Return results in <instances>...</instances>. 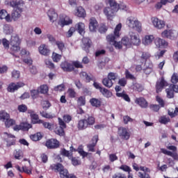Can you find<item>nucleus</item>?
Wrapping results in <instances>:
<instances>
[{"instance_id":"obj_1","label":"nucleus","mask_w":178,"mask_h":178,"mask_svg":"<svg viewBox=\"0 0 178 178\" xmlns=\"http://www.w3.org/2000/svg\"><path fill=\"white\" fill-rule=\"evenodd\" d=\"M122 30V24H118L115 29L114 34H110L106 36V40L111 45H113L116 49H122L123 44L122 42H117L116 40L120 37V31Z\"/></svg>"},{"instance_id":"obj_2","label":"nucleus","mask_w":178,"mask_h":178,"mask_svg":"<svg viewBox=\"0 0 178 178\" xmlns=\"http://www.w3.org/2000/svg\"><path fill=\"white\" fill-rule=\"evenodd\" d=\"M109 7H106L104 9V13L108 20H112L115 13L119 10V5L116 0H108Z\"/></svg>"},{"instance_id":"obj_3","label":"nucleus","mask_w":178,"mask_h":178,"mask_svg":"<svg viewBox=\"0 0 178 178\" xmlns=\"http://www.w3.org/2000/svg\"><path fill=\"white\" fill-rule=\"evenodd\" d=\"M72 115L69 114H65L63 116V119L60 118H58L59 127H57L55 129L56 134H65V129L67 127L66 123H70L72 122Z\"/></svg>"},{"instance_id":"obj_4","label":"nucleus","mask_w":178,"mask_h":178,"mask_svg":"<svg viewBox=\"0 0 178 178\" xmlns=\"http://www.w3.org/2000/svg\"><path fill=\"white\" fill-rule=\"evenodd\" d=\"M126 23L129 29H132V30H135V31H137L138 33H141V31H143L141 22H140L137 18L129 17L127 19Z\"/></svg>"},{"instance_id":"obj_5","label":"nucleus","mask_w":178,"mask_h":178,"mask_svg":"<svg viewBox=\"0 0 178 178\" xmlns=\"http://www.w3.org/2000/svg\"><path fill=\"white\" fill-rule=\"evenodd\" d=\"M20 38H19V35L17 34H15L11 36L10 40V45L11 46L10 48V54L12 55H15L16 52H19L20 51Z\"/></svg>"},{"instance_id":"obj_6","label":"nucleus","mask_w":178,"mask_h":178,"mask_svg":"<svg viewBox=\"0 0 178 178\" xmlns=\"http://www.w3.org/2000/svg\"><path fill=\"white\" fill-rule=\"evenodd\" d=\"M93 87H95L96 90H99L104 97L106 98H111V97H112V92L105 88H102V86L99 83L94 82Z\"/></svg>"},{"instance_id":"obj_7","label":"nucleus","mask_w":178,"mask_h":178,"mask_svg":"<svg viewBox=\"0 0 178 178\" xmlns=\"http://www.w3.org/2000/svg\"><path fill=\"white\" fill-rule=\"evenodd\" d=\"M32 128H33V124L29 122H21L19 125H15L13 127V130L15 131H20V130L22 131H29V130H30V129H32Z\"/></svg>"},{"instance_id":"obj_8","label":"nucleus","mask_w":178,"mask_h":178,"mask_svg":"<svg viewBox=\"0 0 178 178\" xmlns=\"http://www.w3.org/2000/svg\"><path fill=\"white\" fill-rule=\"evenodd\" d=\"M28 113L30 115L32 124H41L42 123V120L40 119V116L35 113V111L28 110Z\"/></svg>"},{"instance_id":"obj_9","label":"nucleus","mask_w":178,"mask_h":178,"mask_svg":"<svg viewBox=\"0 0 178 178\" xmlns=\"http://www.w3.org/2000/svg\"><path fill=\"white\" fill-rule=\"evenodd\" d=\"M44 145L48 149H56V148H59L60 143L58 140L51 138L46 141Z\"/></svg>"},{"instance_id":"obj_10","label":"nucleus","mask_w":178,"mask_h":178,"mask_svg":"<svg viewBox=\"0 0 178 178\" xmlns=\"http://www.w3.org/2000/svg\"><path fill=\"white\" fill-rule=\"evenodd\" d=\"M24 86L25 84L23 82H17V83L12 82L8 85L7 90L8 92H15V91H17L19 88H22V87H24Z\"/></svg>"},{"instance_id":"obj_11","label":"nucleus","mask_w":178,"mask_h":178,"mask_svg":"<svg viewBox=\"0 0 178 178\" xmlns=\"http://www.w3.org/2000/svg\"><path fill=\"white\" fill-rule=\"evenodd\" d=\"M169 84L166 81H165V78L162 77L160 81H157L156 83V92L157 94L161 92L163 90L164 87H168Z\"/></svg>"},{"instance_id":"obj_12","label":"nucleus","mask_w":178,"mask_h":178,"mask_svg":"<svg viewBox=\"0 0 178 178\" xmlns=\"http://www.w3.org/2000/svg\"><path fill=\"white\" fill-rule=\"evenodd\" d=\"M152 23L156 29H159V30L163 29L165 26V21L161 20L155 17H152Z\"/></svg>"},{"instance_id":"obj_13","label":"nucleus","mask_w":178,"mask_h":178,"mask_svg":"<svg viewBox=\"0 0 178 178\" xmlns=\"http://www.w3.org/2000/svg\"><path fill=\"white\" fill-rule=\"evenodd\" d=\"M98 135H95L92 137L91 140L92 143L87 145V148L89 152H95V147L97 145V143H98Z\"/></svg>"},{"instance_id":"obj_14","label":"nucleus","mask_w":178,"mask_h":178,"mask_svg":"<svg viewBox=\"0 0 178 178\" xmlns=\"http://www.w3.org/2000/svg\"><path fill=\"white\" fill-rule=\"evenodd\" d=\"M60 67L63 72H74V67L73 65L67 61H63L60 64Z\"/></svg>"},{"instance_id":"obj_15","label":"nucleus","mask_w":178,"mask_h":178,"mask_svg":"<svg viewBox=\"0 0 178 178\" xmlns=\"http://www.w3.org/2000/svg\"><path fill=\"white\" fill-rule=\"evenodd\" d=\"M22 12H23V8H17L14 9L11 13V18L14 22L19 20L22 17Z\"/></svg>"},{"instance_id":"obj_16","label":"nucleus","mask_w":178,"mask_h":178,"mask_svg":"<svg viewBox=\"0 0 178 178\" xmlns=\"http://www.w3.org/2000/svg\"><path fill=\"white\" fill-rule=\"evenodd\" d=\"M98 21L95 17H92L89 21V30L93 33H95L98 29Z\"/></svg>"},{"instance_id":"obj_17","label":"nucleus","mask_w":178,"mask_h":178,"mask_svg":"<svg viewBox=\"0 0 178 178\" xmlns=\"http://www.w3.org/2000/svg\"><path fill=\"white\" fill-rule=\"evenodd\" d=\"M130 40L131 47H133V45L138 46L141 44V40H140L138 35L134 33L130 34Z\"/></svg>"},{"instance_id":"obj_18","label":"nucleus","mask_w":178,"mask_h":178,"mask_svg":"<svg viewBox=\"0 0 178 178\" xmlns=\"http://www.w3.org/2000/svg\"><path fill=\"white\" fill-rule=\"evenodd\" d=\"M154 44L157 48H166L168 47V42L160 38L154 39Z\"/></svg>"},{"instance_id":"obj_19","label":"nucleus","mask_w":178,"mask_h":178,"mask_svg":"<svg viewBox=\"0 0 178 178\" xmlns=\"http://www.w3.org/2000/svg\"><path fill=\"white\" fill-rule=\"evenodd\" d=\"M50 169L51 170H53V172H55L56 173H60L65 169V166H63L62 163H57L56 164H51L50 165Z\"/></svg>"},{"instance_id":"obj_20","label":"nucleus","mask_w":178,"mask_h":178,"mask_svg":"<svg viewBox=\"0 0 178 178\" xmlns=\"http://www.w3.org/2000/svg\"><path fill=\"white\" fill-rule=\"evenodd\" d=\"M76 31L80 34V35H84L86 34V24L83 22H79L75 25Z\"/></svg>"},{"instance_id":"obj_21","label":"nucleus","mask_w":178,"mask_h":178,"mask_svg":"<svg viewBox=\"0 0 178 178\" xmlns=\"http://www.w3.org/2000/svg\"><path fill=\"white\" fill-rule=\"evenodd\" d=\"M82 41L83 43V50L88 54V52H90V49L91 48L92 42L88 38H83Z\"/></svg>"},{"instance_id":"obj_22","label":"nucleus","mask_w":178,"mask_h":178,"mask_svg":"<svg viewBox=\"0 0 178 178\" xmlns=\"http://www.w3.org/2000/svg\"><path fill=\"white\" fill-rule=\"evenodd\" d=\"M39 52L41 55H44V56H48L49 55L51 51L48 48V46L46 44H41L39 48Z\"/></svg>"},{"instance_id":"obj_23","label":"nucleus","mask_w":178,"mask_h":178,"mask_svg":"<svg viewBox=\"0 0 178 178\" xmlns=\"http://www.w3.org/2000/svg\"><path fill=\"white\" fill-rule=\"evenodd\" d=\"M135 102L143 108H148V102L144 97L136 98Z\"/></svg>"},{"instance_id":"obj_24","label":"nucleus","mask_w":178,"mask_h":178,"mask_svg":"<svg viewBox=\"0 0 178 178\" xmlns=\"http://www.w3.org/2000/svg\"><path fill=\"white\" fill-rule=\"evenodd\" d=\"M73 20L70 19L69 17L65 16L64 19H61L58 24L61 26V27H65V26H69V24H72Z\"/></svg>"},{"instance_id":"obj_25","label":"nucleus","mask_w":178,"mask_h":178,"mask_svg":"<svg viewBox=\"0 0 178 178\" xmlns=\"http://www.w3.org/2000/svg\"><path fill=\"white\" fill-rule=\"evenodd\" d=\"M9 4L11 8H16V9H17V8H20V6H24V1L22 0H12L10 1Z\"/></svg>"},{"instance_id":"obj_26","label":"nucleus","mask_w":178,"mask_h":178,"mask_svg":"<svg viewBox=\"0 0 178 178\" xmlns=\"http://www.w3.org/2000/svg\"><path fill=\"white\" fill-rule=\"evenodd\" d=\"M116 97L122 98L124 101H126V102H130L131 101L130 97H129V95H127L124 91L122 92H116Z\"/></svg>"},{"instance_id":"obj_27","label":"nucleus","mask_w":178,"mask_h":178,"mask_svg":"<svg viewBox=\"0 0 178 178\" xmlns=\"http://www.w3.org/2000/svg\"><path fill=\"white\" fill-rule=\"evenodd\" d=\"M155 40V37L152 35H146L143 40L144 45H149L152 44V41Z\"/></svg>"},{"instance_id":"obj_28","label":"nucleus","mask_w":178,"mask_h":178,"mask_svg":"<svg viewBox=\"0 0 178 178\" xmlns=\"http://www.w3.org/2000/svg\"><path fill=\"white\" fill-rule=\"evenodd\" d=\"M47 16L49 17V20L51 23H54V22H55L58 18V14H56L54 10H49L47 12Z\"/></svg>"},{"instance_id":"obj_29","label":"nucleus","mask_w":178,"mask_h":178,"mask_svg":"<svg viewBox=\"0 0 178 178\" xmlns=\"http://www.w3.org/2000/svg\"><path fill=\"white\" fill-rule=\"evenodd\" d=\"M85 119L88 126H92V124H95V118L92 115L87 114L85 116Z\"/></svg>"},{"instance_id":"obj_30","label":"nucleus","mask_w":178,"mask_h":178,"mask_svg":"<svg viewBox=\"0 0 178 178\" xmlns=\"http://www.w3.org/2000/svg\"><path fill=\"white\" fill-rule=\"evenodd\" d=\"M161 37L163 38H169L170 40H172V38H173V32L172 30H165L161 33Z\"/></svg>"},{"instance_id":"obj_31","label":"nucleus","mask_w":178,"mask_h":178,"mask_svg":"<svg viewBox=\"0 0 178 178\" xmlns=\"http://www.w3.org/2000/svg\"><path fill=\"white\" fill-rule=\"evenodd\" d=\"M75 15L78 16V17H86V10L81 6L77 7Z\"/></svg>"},{"instance_id":"obj_32","label":"nucleus","mask_w":178,"mask_h":178,"mask_svg":"<svg viewBox=\"0 0 178 178\" xmlns=\"http://www.w3.org/2000/svg\"><path fill=\"white\" fill-rule=\"evenodd\" d=\"M90 105L95 108H99L101 106V99L97 98H92L89 101Z\"/></svg>"},{"instance_id":"obj_33","label":"nucleus","mask_w":178,"mask_h":178,"mask_svg":"<svg viewBox=\"0 0 178 178\" xmlns=\"http://www.w3.org/2000/svg\"><path fill=\"white\" fill-rule=\"evenodd\" d=\"M77 127L79 130H84L85 129H87V127H88V125L87 124V122L86 121V119H82L79 120Z\"/></svg>"},{"instance_id":"obj_34","label":"nucleus","mask_w":178,"mask_h":178,"mask_svg":"<svg viewBox=\"0 0 178 178\" xmlns=\"http://www.w3.org/2000/svg\"><path fill=\"white\" fill-rule=\"evenodd\" d=\"M122 44L127 48H131V42L130 40V38H129L127 36H124V38H122Z\"/></svg>"},{"instance_id":"obj_35","label":"nucleus","mask_w":178,"mask_h":178,"mask_svg":"<svg viewBox=\"0 0 178 178\" xmlns=\"http://www.w3.org/2000/svg\"><path fill=\"white\" fill-rule=\"evenodd\" d=\"M102 84L107 88H111L113 86V82L108 77H106L103 79Z\"/></svg>"},{"instance_id":"obj_36","label":"nucleus","mask_w":178,"mask_h":178,"mask_svg":"<svg viewBox=\"0 0 178 178\" xmlns=\"http://www.w3.org/2000/svg\"><path fill=\"white\" fill-rule=\"evenodd\" d=\"M17 170L20 172L21 173H26V175H31V170L29 169V167L23 166L20 168V166L17 165Z\"/></svg>"},{"instance_id":"obj_37","label":"nucleus","mask_w":178,"mask_h":178,"mask_svg":"<svg viewBox=\"0 0 178 178\" xmlns=\"http://www.w3.org/2000/svg\"><path fill=\"white\" fill-rule=\"evenodd\" d=\"M38 89L39 90V92H40V94H48V92L49 91V88L47 84L40 86Z\"/></svg>"},{"instance_id":"obj_38","label":"nucleus","mask_w":178,"mask_h":178,"mask_svg":"<svg viewBox=\"0 0 178 178\" xmlns=\"http://www.w3.org/2000/svg\"><path fill=\"white\" fill-rule=\"evenodd\" d=\"M51 58H52L53 62L58 63V62H60V59H62V55H60L58 53H56V52H53Z\"/></svg>"},{"instance_id":"obj_39","label":"nucleus","mask_w":178,"mask_h":178,"mask_svg":"<svg viewBox=\"0 0 178 178\" xmlns=\"http://www.w3.org/2000/svg\"><path fill=\"white\" fill-rule=\"evenodd\" d=\"M7 119H10V115L9 113H6L5 111H0V120L5 122Z\"/></svg>"},{"instance_id":"obj_40","label":"nucleus","mask_w":178,"mask_h":178,"mask_svg":"<svg viewBox=\"0 0 178 178\" xmlns=\"http://www.w3.org/2000/svg\"><path fill=\"white\" fill-rule=\"evenodd\" d=\"M70 159H71L72 164L74 166H79V165H81V160H80V158L73 157V156H72Z\"/></svg>"},{"instance_id":"obj_41","label":"nucleus","mask_w":178,"mask_h":178,"mask_svg":"<svg viewBox=\"0 0 178 178\" xmlns=\"http://www.w3.org/2000/svg\"><path fill=\"white\" fill-rule=\"evenodd\" d=\"M61 155H63V156H66L67 158H68V159H72L73 153L70 152L69 150H66V149H62Z\"/></svg>"},{"instance_id":"obj_42","label":"nucleus","mask_w":178,"mask_h":178,"mask_svg":"<svg viewBox=\"0 0 178 178\" xmlns=\"http://www.w3.org/2000/svg\"><path fill=\"white\" fill-rule=\"evenodd\" d=\"M67 93L68 95L69 98H76L77 97V93L76 90L73 88H68Z\"/></svg>"},{"instance_id":"obj_43","label":"nucleus","mask_w":178,"mask_h":178,"mask_svg":"<svg viewBox=\"0 0 178 178\" xmlns=\"http://www.w3.org/2000/svg\"><path fill=\"white\" fill-rule=\"evenodd\" d=\"M149 58H151V54L149 52H147V51L142 52V55L140 56V59L142 60H144V62H147V60H148Z\"/></svg>"},{"instance_id":"obj_44","label":"nucleus","mask_w":178,"mask_h":178,"mask_svg":"<svg viewBox=\"0 0 178 178\" xmlns=\"http://www.w3.org/2000/svg\"><path fill=\"white\" fill-rule=\"evenodd\" d=\"M17 111L22 113L29 112L27 106L26 104H20L17 106Z\"/></svg>"},{"instance_id":"obj_45","label":"nucleus","mask_w":178,"mask_h":178,"mask_svg":"<svg viewBox=\"0 0 178 178\" xmlns=\"http://www.w3.org/2000/svg\"><path fill=\"white\" fill-rule=\"evenodd\" d=\"M165 92L167 93V97L170 99L175 97V92L172 88H170V86H169V88L165 90Z\"/></svg>"},{"instance_id":"obj_46","label":"nucleus","mask_w":178,"mask_h":178,"mask_svg":"<svg viewBox=\"0 0 178 178\" xmlns=\"http://www.w3.org/2000/svg\"><path fill=\"white\" fill-rule=\"evenodd\" d=\"M13 154L15 159H22L23 158V151L21 149L15 150Z\"/></svg>"},{"instance_id":"obj_47","label":"nucleus","mask_w":178,"mask_h":178,"mask_svg":"<svg viewBox=\"0 0 178 178\" xmlns=\"http://www.w3.org/2000/svg\"><path fill=\"white\" fill-rule=\"evenodd\" d=\"M56 45L62 54V52H63V49H65V43L63 41L57 40L56 42Z\"/></svg>"},{"instance_id":"obj_48","label":"nucleus","mask_w":178,"mask_h":178,"mask_svg":"<svg viewBox=\"0 0 178 178\" xmlns=\"http://www.w3.org/2000/svg\"><path fill=\"white\" fill-rule=\"evenodd\" d=\"M159 122L161 123V124H168V123L170 122V118L169 117L166 118V116H161Z\"/></svg>"},{"instance_id":"obj_49","label":"nucleus","mask_w":178,"mask_h":178,"mask_svg":"<svg viewBox=\"0 0 178 178\" xmlns=\"http://www.w3.org/2000/svg\"><path fill=\"white\" fill-rule=\"evenodd\" d=\"M14 124H16V121L13 119L8 118L5 121L6 127H10L11 126H14Z\"/></svg>"},{"instance_id":"obj_50","label":"nucleus","mask_w":178,"mask_h":178,"mask_svg":"<svg viewBox=\"0 0 178 178\" xmlns=\"http://www.w3.org/2000/svg\"><path fill=\"white\" fill-rule=\"evenodd\" d=\"M76 33V28L74 26H72L70 28L68 31L66 33L67 38H70Z\"/></svg>"},{"instance_id":"obj_51","label":"nucleus","mask_w":178,"mask_h":178,"mask_svg":"<svg viewBox=\"0 0 178 178\" xmlns=\"http://www.w3.org/2000/svg\"><path fill=\"white\" fill-rule=\"evenodd\" d=\"M30 138L32 141H40L42 138V135L32 134L30 136Z\"/></svg>"},{"instance_id":"obj_52","label":"nucleus","mask_w":178,"mask_h":178,"mask_svg":"<svg viewBox=\"0 0 178 178\" xmlns=\"http://www.w3.org/2000/svg\"><path fill=\"white\" fill-rule=\"evenodd\" d=\"M77 104L80 106H84V105H86V97L84 96L79 97L77 99Z\"/></svg>"},{"instance_id":"obj_53","label":"nucleus","mask_w":178,"mask_h":178,"mask_svg":"<svg viewBox=\"0 0 178 178\" xmlns=\"http://www.w3.org/2000/svg\"><path fill=\"white\" fill-rule=\"evenodd\" d=\"M107 78H108L111 81H115L118 79V74L115 72H110L108 74Z\"/></svg>"},{"instance_id":"obj_54","label":"nucleus","mask_w":178,"mask_h":178,"mask_svg":"<svg viewBox=\"0 0 178 178\" xmlns=\"http://www.w3.org/2000/svg\"><path fill=\"white\" fill-rule=\"evenodd\" d=\"M60 173V178H67L70 176L69 171L67 169L64 168Z\"/></svg>"},{"instance_id":"obj_55","label":"nucleus","mask_w":178,"mask_h":178,"mask_svg":"<svg viewBox=\"0 0 178 178\" xmlns=\"http://www.w3.org/2000/svg\"><path fill=\"white\" fill-rule=\"evenodd\" d=\"M112 178H127V176L123 172H115L113 175Z\"/></svg>"},{"instance_id":"obj_56","label":"nucleus","mask_w":178,"mask_h":178,"mask_svg":"<svg viewBox=\"0 0 178 178\" xmlns=\"http://www.w3.org/2000/svg\"><path fill=\"white\" fill-rule=\"evenodd\" d=\"M119 169H120V170H123V172H127L128 173L131 172V168L127 165H122L119 167Z\"/></svg>"},{"instance_id":"obj_57","label":"nucleus","mask_w":178,"mask_h":178,"mask_svg":"<svg viewBox=\"0 0 178 178\" xmlns=\"http://www.w3.org/2000/svg\"><path fill=\"white\" fill-rule=\"evenodd\" d=\"M125 77L129 80H136V76L130 73L129 70H126L125 71Z\"/></svg>"},{"instance_id":"obj_58","label":"nucleus","mask_w":178,"mask_h":178,"mask_svg":"<svg viewBox=\"0 0 178 178\" xmlns=\"http://www.w3.org/2000/svg\"><path fill=\"white\" fill-rule=\"evenodd\" d=\"M72 66L74 67H76V69H83V64L81 63H80V61H79V60L73 61Z\"/></svg>"},{"instance_id":"obj_59","label":"nucleus","mask_w":178,"mask_h":178,"mask_svg":"<svg viewBox=\"0 0 178 178\" xmlns=\"http://www.w3.org/2000/svg\"><path fill=\"white\" fill-rule=\"evenodd\" d=\"M168 115L170 118H176L178 115V107H176L174 111H170L168 110Z\"/></svg>"},{"instance_id":"obj_60","label":"nucleus","mask_w":178,"mask_h":178,"mask_svg":"<svg viewBox=\"0 0 178 178\" xmlns=\"http://www.w3.org/2000/svg\"><path fill=\"white\" fill-rule=\"evenodd\" d=\"M3 30L6 34H10L12 31H13V30L12 29V27L8 24L4 25Z\"/></svg>"},{"instance_id":"obj_61","label":"nucleus","mask_w":178,"mask_h":178,"mask_svg":"<svg viewBox=\"0 0 178 178\" xmlns=\"http://www.w3.org/2000/svg\"><path fill=\"white\" fill-rule=\"evenodd\" d=\"M149 108L153 111V112H159L161 109V106L158 104H151Z\"/></svg>"},{"instance_id":"obj_62","label":"nucleus","mask_w":178,"mask_h":178,"mask_svg":"<svg viewBox=\"0 0 178 178\" xmlns=\"http://www.w3.org/2000/svg\"><path fill=\"white\" fill-rule=\"evenodd\" d=\"M171 83L172 84H177L178 83V74L176 73H174L171 77Z\"/></svg>"},{"instance_id":"obj_63","label":"nucleus","mask_w":178,"mask_h":178,"mask_svg":"<svg viewBox=\"0 0 178 178\" xmlns=\"http://www.w3.org/2000/svg\"><path fill=\"white\" fill-rule=\"evenodd\" d=\"M54 91H65V84L61 83L56 87H54Z\"/></svg>"},{"instance_id":"obj_64","label":"nucleus","mask_w":178,"mask_h":178,"mask_svg":"<svg viewBox=\"0 0 178 178\" xmlns=\"http://www.w3.org/2000/svg\"><path fill=\"white\" fill-rule=\"evenodd\" d=\"M118 134H129L127 132V129L120 127L118 128Z\"/></svg>"}]
</instances>
